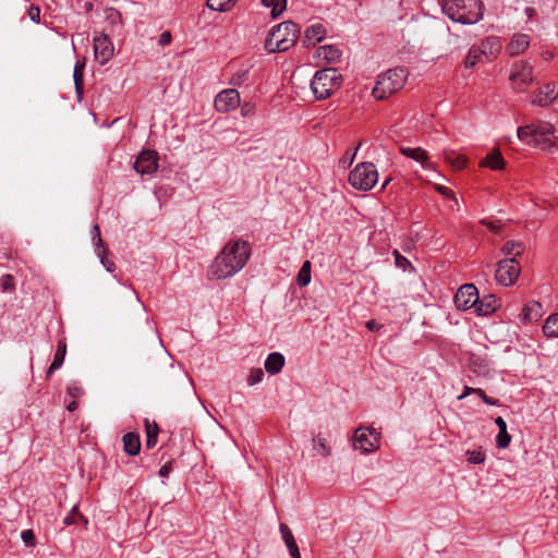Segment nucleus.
<instances>
[{"label":"nucleus","mask_w":558,"mask_h":558,"mask_svg":"<svg viewBox=\"0 0 558 558\" xmlns=\"http://www.w3.org/2000/svg\"><path fill=\"white\" fill-rule=\"evenodd\" d=\"M318 56L328 62H338L341 59V51L336 46L326 45L319 48Z\"/></svg>","instance_id":"29"},{"label":"nucleus","mask_w":558,"mask_h":558,"mask_svg":"<svg viewBox=\"0 0 558 558\" xmlns=\"http://www.w3.org/2000/svg\"><path fill=\"white\" fill-rule=\"evenodd\" d=\"M483 225H485L492 232H495L497 233L500 229V226L497 225L496 222H493V221H486V220H482L481 221Z\"/></svg>","instance_id":"57"},{"label":"nucleus","mask_w":558,"mask_h":558,"mask_svg":"<svg viewBox=\"0 0 558 558\" xmlns=\"http://www.w3.org/2000/svg\"><path fill=\"white\" fill-rule=\"evenodd\" d=\"M28 16L29 19L35 22L39 23L40 20V9L36 5H31L28 9Z\"/></svg>","instance_id":"48"},{"label":"nucleus","mask_w":558,"mask_h":558,"mask_svg":"<svg viewBox=\"0 0 558 558\" xmlns=\"http://www.w3.org/2000/svg\"><path fill=\"white\" fill-rule=\"evenodd\" d=\"M481 167H487L492 170H502L506 166V161L499 149H494L480 162Z\"/></svg>","instance_id":"20"},{"label":"nucleus","mask_w":558,"mask_h":558,"mask_svg":"<svg viewBox=\"0 0 558 558\" xmlns=\"http://www.w3.org/2000/svg\"><path fill=\"white\" fill-rule=\"evenodd\" d=\"M284 544L289 550L290 556L293 555L294 553H300L299 546L294 538L290 539V541H286Z\"/></svg>","instance_id":"53"},{"label":"nucleus","mask_w":558,"mask_h":558,"mask_svg":"<svg viewBox=\"0 0 558 558\" xmlns=\"http://www.w3.org/2000/svg\"><path fill=\"white\" fill-rule=\"evenodd\" d=\"M240 94L234 88L223 89L215 97V108L218 112H230L240 106Z\"/></svg>","instance_id":"12"},{"label":"nucleus","mask_w":558,"mask_h":558,"mask_svg":"<svg viewBox=\"0 0 558 558\" xmlns=\"http://www.w3.org/2000/svg\"><path fill=\"white\" fill-rule=\"evenodd\" d=\"M442 11L453 22L472 25L482 20L484 7L481 0H444Z\"/></svg>","instance_id":"2"},{"label":"nucleus","mask_w":558,"mask_h":558,"mask_svg":"<svg viewBox=\"0 0 558 558\" xmlns=\"http://www.w3.org/2000/svg\"><path fill=\"white\" fill-rule=\"evenodd\" d=\"M264 372L262 368H253L247 377V384L254 386L263 380Z\"/></svg>","instance_id":"41"},{"label":"nucleus","mask_w":558,"mask_h":558,"mask_svg":"<svg viewBox=\"0 0 558 558\" xmlns=\"http://www.w3.org/2000/svg\"><path fill=\"white\" fill-rule=\"evenodd\" d=\"M495 424L497 425L499 430H504L507 428V423L501 416L495 418Z\"/></svg>","instance_id":"61"},{"label":"nucleus","mask_w":558,"mask_h":558,"mask_svg":"<svg viewBox=\"0 0 558 558\" xmlns=\"http://www.w3.org/2000/svg\"><path fill=\"white\" fill-rule=\"evenodd\" d=\"M482 62H486L484 59V54L480 51L477 46H472L469 49L468 54L465 57L464 66L466 69H472L476 64L482 63Z\"/></svg>","instance_id":"28"},{"label":"nucleus","mask_w":558,"mask_h":558,"mask_svg":"<svg viewBox=\"0 0 558 558\" xmlns=\"http://www.w3.org/2000/svg\"><path fill=\"white\" fill-rule=\"evenodd\" d=\"M471 371L477 375L486 376L490 371V363L486 357L472 355L469 364Z\"/></svg>","instance_id":"25"},{"label":"nucleus","mask_w":558,"mask_h":558,"mask_svg":"<svg viewBox=\"0 0 558 558\" xmlns=\"http://www.w3.org/2000/svg\"><path fill=\"white\" fill-rule=\"evenodd\" d=\"M280 532H281L283 542L290 541V539L294 538L292 532L290 531V529L286 524H280Z\"/></svg>","instance_id":"50"},{"label":"nucleus","mask_w":558,"mask_h":558,"mask_svg":"<svg viewBox=\"0 0 558 558\" xmlns=\"http://www.w3.org/2000/svg\"><path fill=\"white\" fill-rule=\"evenodd\" d=\"M106 255L107 254L98 255L100 263L107 271L113 272L116 269V264L112 260L108 259Z\"/></svg>","instance_id":"46"},{"label":"nucleus","mask_w":558,"mask_h":558,"mask_svg":"<svg viewBox=\"0 0 558 558\" xmlns=\"http://www.w3.org/2000/svg\"><path fill=\"white\" fill-rule=\"evenodd\" d=\"M524 251V246L521 242L518 241H508L504 247L502 252L506 256L517 257L520 256Z\"/></svg>","instance_id":"33"},{"label":"nucleus","mask_w":558,"mask_h":558,"mask_svg":"<svg viewBox=\"0 0 558 558\" xmlns=\"http://www.w3.org/2000/svg\"><path fill=\"white\" fill-rule=\"evenodd\" d=\"M314 450L324 457H328L331 453L330 447L327 445V440L320 434L313 438Z\"/></svg>","instance_id":"34"},{"label":"nucleus","mask_w":558,"mask_h":558,"mask_svg":"<svg viewBox=\"0 0 558 558\" xmlns=\"http://www.w3.org/2000/svg\"><path fill=\"white\" fill-rule=\"evenodd\" d=\"M408 78V71L404 68H393L378 76L372 95L383 100L400 90Z\"/></svg>","instance_id":"5"},{"label":"nucleus","mask_w":558,"mask_h":558,"mask_svg":"<svg viewBox=\"0 0 558 558\" xmlns=\"http://www.w3.org/2000/svg\"><path fill=\"white\" fill-rule=\"evenodd\" d=\"M134 169L140 174H153L158 169V154L155 150H143L134 162Z\"/></svg>","instance_id":"14"},{"label":"nucleus","mask_w":558,"mask_h":558,"mask_svg":"<svg viewBox=\"0 0 558 558\" xmlns=\"http://www.w3.org/2000/svg\"><path fill=\"white\" fill-rule=\"evenodd\" d=\"M94 54L100 65L108 63L114 54V46L106 34H98L93 39Z\"/></svg>","instance_id":"11"},{"label":"nucleus","mask_w":558,"mask_h":558,"mask_svg":"<svg viewBox=\"0 0 558 558\" xmlns=\"http://www.w3.org/2000/svg\"><path fill=\"white\" fill-rule=\"evenodd\" d=\"M251 78V66L242 65L234 71L229 80V84L233 86H242Z\"/></svg>","instance_id":"26"},{"label":"nucleus","mask_w":558,"mask_h":558,"mask_svg":"<svg viewBox=\"0 0 558 558\" xmlns=\"http://www.w3.org/2000/svg\"><path fill=\"white\" fill-rule=\"evenodd\" d=\"M511 442V435L507 432V428L499 430L496 436V445L499 449H506Z\"/></svg>","instance_id":"40"},{"label":"nucleus","mask_w":558,"mask_h":558,"mask_svg":"<svg viewBox=\"0 0 558 558\" xmlns=\"http://www.w3.org/2000/svg\"><path fill=\"white\" fill-rule=\"evenodd\" d=\"M435 189L441 195H444V196H446L448 198H453L457 202V198L454 197L453 192L450 189H448L447 186H444V185H440V184H436Z\"/></svg>","instance_id":"49"},{"label":"nucleus","mask_w":558,"mask_h":558,"mask_svg":"<svg viewBox=\"0 0 558 558\" xmlns=\"http://www.w3.org/2000/svg\"><path fill=\"white\" fill-rule=\"evenodd\" d=\"M500 306L499 300L494 294H487L480 299L475 304L474 311L480 316H487L494 313Z\"/></svg>","instance_id":"18"},{"label":"nucleus","mask_w":558,"mask_h":558,"mask_svg":"<svg viewBox=\"0 0 558 558\" xmlns=\"http://www.w3.org/2000/svg\"><path fill=\"white\" fill-rule=\"evenodd\" d=\"M255 112V107L248 102H245L242 107H241V113L243 117H250V116H253Z\"/></svg>","instance_id":"52"},{"label":"nucleus","mask_w":558,"mask_h":558,"mask_svg":"<svg viewBox=\"0 0 558 558\" xmlns=\"http://www.w3.org/2000/svg\"><path fill=\"white\" fill-rule=\"evenodd\" d=\"M263 5L271 8L272 17L279 16L287 7V0H260Z\"/></svg>","instance_id":"37"},{"label":"nucleus","mask_w":558,"mask_h":558,"mask_svg":"<svg viewBox=\"0 0 558 558\" xmlns=\"http://www.w3.org/2000/svg\"><path fill=\"white\" fill-rule=\"evenodd\" d=\"M474 393L477 395L483 401L485 400V398H487L488 396L485 393V391L481 388H475L474 389Z\"/></svg>","instance_id":"63"},{"label":"nucleus","mask_w":558,"mask_h":558,"mask_svg":"<svg viewBox=\"0 0 558 558\" xmlns=\"http://www.w3.org/2000/svg\"><path fill=\"white\" fill-rule=\"evenodd\" d=\"M360 146H361V143L357 145V147L354 149L353 153H351V154H350V151L345 153V158L348 159V166H350L353 162V160L356 156V151L360 148Z\"/></svg>","instance_id":"60"},{"label":"nucleus","mask_w":558,"mask_h":558,"mask_svg":"<svg viewBox=\"0 0 558 558\" xmlns=\"http://www.w3.org/2000/svg\"><path fill=\"white\" fill-rule=\"evenodd\" d=\"M484 402L488 405H498L499 404V401L497 399H493V398H485Z\"/></svg>","instance_id":"64"},{"label":"nucleus","mask_w":558,"mask_h":558,"mask_svg":"<svg viewBox=\"0 0 558 558\" xmlns=\"http://www.w3.org/2000/svg\"><path fill=\"white\" fill-rule=\"evenodd\" d=\"M521 267L517 258L508 257L500 260L496 268V280L504 287L512 286L518 279Z\"/></svg>","instance_id":"10"},{"label":"nucleus","mask_w":558,"mask_h":558,"mask_svg":"<svg viewBox=\"0 0 558 558\" xmlns=\"http://www.w3.org/2000/svg\"><path fill=\"white\" fill-rule=\"evenodd\" d=\"M236 2L238 0H207L206 5L211 11L228 12L236 4Z\"/></svg>","instance_id":"31"},{"label":"nucleus","mask_w":558,"mask_h":558,"mask_svg":"<svg viewBox=\"0 0 558 558\" xmlns=\"http://www.w3.org/2000/svg\"><path fill=\"white\" fill-rule=\"evenodd\" d=\"M378 181V171L373 162L364 161L356 165L349 174V183L359 191L372 190Z\"/></svg>","instance_id":"7"},{"label":"nucleus","mask_w":558,"mask_h":558,"mask_svg":"<svg viewBox=\"0 0 558 558\" xmlns=\"http://www.w3.org/2000/svg\"><path fill=\"white\" fill-rule=\"evenodd\" d=\"M366 327H367L369 330H372V331H374V330H377V329H378V325H377V323H376L375 320H368V322L366 323Z\"/></svg>","instance_id":"62"},{"label":"nucleus","mask_w":558,"mask_h":558,"mask_svg":"<svg viewBox=\"0 0 558 558\" xmlns=\"http://www.w3.org/2000/svg\"><path fill=\"white\" fill-rule=\"evenodd\" d=\"M284 544L289 550L290 556L293 555L294 553H300L299 546L294 538L290 539V541H286Z\"/></svg>","instance_id":"54"},{"label":"nucleus","mask_w":558,"mask_h":558,"mask_svg":"<svg viewBox=\"0 0 558 558\" xmlns=\"http://www.w3.org/2000/svg\"><path fill=\"white\" fill-rule=\"evenodd\" d=\"M65 353H66L65 340H59L58 344H57V350H56V353H54L53 361H52L51 365L48 368V373H47L48 377L54 371L59 369L63 365Z\"/></svg>","instance_id":"23"},{"label":"nucleus","mask_w":558,"mask_h":558,"mask_svg":"<svg viewBox=\"0 0 558 558\" xmlns=\"http://www.w3.org/2000/svg\"><path fill=\"white\" fill-rule=\"evenodd\" d=\"M122 441H123V447H124V451L129 454V456H137L140 453V450H141V440H140V436L135 433H126L123 438H122Z\"/></svg>","instance_id":"21"},{"label":"nucleus","mask_w":558,"mask_h":558,"mask_svg":"<svg viewBox=\"0 0 558 558\" xmlns=\"http://www.w3.org/2000/svg\"><path fill=\"white\" fill-rule=\"evenodd\" d=\"M21 538L23 543L28 547H34L36 544L35 534L31 529L22 531Z\"/></svg>","instance_id":"43"},{"label":"nucleus","mask_w":558,"mask_h":558,"mask_svg":"<svg viewBox=\"0 0 558 558\" xmlns=\"http://www.w3.org/2000/svg\"><path fill=\"white\" fill-rule=\"evenodd\" d=\"M172 471V461L166 462L159 470V475L161 477H167L169 473Z\"/></svg>","instance_id":"56"},{"label":"nucleus","mask_w":558,"mask_h":558,"mask_svg":"<svg viewBox=\"0 0 558 558\" xmlns=\"http://www.w3.org/2000/svg\"><path fill=\"white\" fill-rule=\"evenodd\" d=\"M298 24L288 21L275 26L265 40V49L269 53L284 52L293 47L299 38Z\"/></svg>","instance_id":"4"},{"label":"nucleus","mask_w":558,"mask_h":558,"mask_svg":"<svg viewBox=\"0 0 558 558\" xmlns=\"http://www.w3.org/2000/svg\"><path fill=\"white\" fill-rule=\"evenodd\" d=\"M251 254L252 247L248 241H229L209 265L208 279L222 280L233 277L245 267Z\"/></svg>","instance_id":"1"},{"label":"nucleus","mask_w":558,"mask_h":558,"mask_svg":"<svg viewBox=\"0 0 558 558\" xmlns=\"http://www.w3.org/2000/svg\"><path fill=\"white\" fill-rule=\"evenodd\" d=\"M530 46V36L522 33L514 34L506 47L509 56H519L523 53Z\"/></svg>","instance_id":"17"},{"label":"nucleus","mask_w":558,"mask_h":558,"mask_svg":"<svg viewBox=\"0 0 558 558\" xmlns=\"http://www.w3.org/2000/svg\"><path fill=\"white\" fill-rule=\"evenodd\" d=\"M400 151L403 156L420 162L424 169H432L433 163L430 162L427 153L421 147H400Z\"/></svg>","instance_id":"19"},{"label":"nucleus","mask_w":558,"mask_h":558,"mask_svg":"<svg viewBox=\"0 0 558 558\" xmlns=\"http://www.w3.org/2000/svg\"><path fill=\"white\" fill-rule=\"evenodd\" d=\"M543 332L550 338H558V313L550 315L543 326Z\"/></svg>","instance_id":"32"},{"label":"nucleus","mask_w":558,"mask_h":558,"mask_svg":"<svg viewBox=\"0 0 558 558\" xmlns=\"http://www.w3.org/2000/svg\"><path fill=\"white\" fill-rule=\"evenodd\" d=\"M557 98L558 87L554 83H548L543 88L534 92L532 104L539 107H547Z\"/></svg>","instance_id":"15"},{"label":"nucleus","mask_w":558,"mask_h":558,"mask_svg":"<svg viewBox=\"0 0 558 558\" xmlns=\"http://www.w3.org/2000/svg\"><path fill=\"white\" fill-rule=\"evenodd\" d=\"M555 126L547 121H538L517 130L518 138L524 144L541 148L549 149L555 145Z\"/></svg>","instance_id":"3"},{"label":"nucleus","mask_w":558,"mask_h":558,"mask_svg":"<svg viewBox=\"0 0 558 558\" xmlns=\"http://www.w3.org/2000/svg\"><path fill=\"white\" fill-rule=\"evenodd\" d=\"M66 392L72 398H78V397L83 396L84 390L77 383H72V384L68 385Z\"/></svg>","instance_id":"45"},{"label":"nucleus","mask_w":558,"mask_h":558,"mask_svg":"<svg viewBox=\"0 0 558 558\" xmlns=\"http://www.w3.org/2000/svg\"><path fill=\"white\" fill-rule=\"evenodd\" d=\"M171 39H172V36H171L170 32L166 31V32L160 34L159 39H158V44L160 46H167V45H169L171 43Z\"/></svg>","instance_id":"51"},{"label":"nucleus","mask_w":558,"mask_h":558,"mask_svg":"<svg viewBox=\"0 0 558 558\" xmlns=\"http://www.w3.org/2000/svg\"><path fill=\"white\" fill-rule=\"evenodd\" d=\"M474 389H475V388H473V387L464 386V390H463L462 395H460V396L458 397V400H463V399H464V398H466L468 396H470V395L474 393V391H475Z\"/></svg>","instance_id":"59"},{"label":"nucleus","mask_w":558,"mask_h":558,"mask_svg":"<svg viewBox=\"0 0 558 558\" xmlns=\"http://www.w3.org/2000/svg\"><path fill=\"white\" fill-rule=\"evenodd\" d=\"M341 81V74L336 69H323L315 73L311 81V89L317 100H323L340 87Z\"/></svg>","instance_id":"6"},{"label":"nucleus","mask_w":558,"mask_h":558,"mask_svg":"<svg viewBox=\"0 0 558 558\" xmlns=\"http://www.w3.org/2000/svg\"><path fill=\"white\" fill-rule=\"evenodd\" d=\"M284 365V356L281 353H270L265 361V369L270 375L278 374Z\"/></svg>","instance_id":"22"},{"label":"nucleus","mask_w":558,"mask_h":558,"mask_svg":"<svg viewBox=\"0 0 558 558\" xmlns=\"http://www.w3.org/2000/svg\"><path fill=\"white\" fill-rule=\"evenodd\" d=\"M84 69H85V58L83 60H78L74 66L73 78L75 90L78 99L81 100L83 97V88H84Z\"/></svg>","instance_id":"24"},{"label":"nucleus","mask_w":558,"mask_h":558,"mask_svg":"<svg viewBox=\"0 0 558 558\" xmlns=\"http://www.w3.org/2000/svg\"><path fill=\"white\" fill-rule=\"evenodd\" d=\"M284 544L289 550L290 556L293 555L294 553H300L299 546L294 538L290 539V541H286Z\"/></svg>","instance_id":"55"},{"label":"nucleus","mask_w":558,"mask_h":558,"mask_svg":"<svg viewBox=\"0 0 558 558\" xmlns=\"http://www.w3.org/2000/svg\"><path fill=\"white\" fill-rule=\"evenodd\" d=\"M157 438H158V436H156V435L147 436L146 447L149 448V449L154 448L156 446V444H157Z\"/></svg>","instance_id":"58"},{"label":"nucleus","mask_w":558,"mask_h":558,"mask_svg":"<svg viewBox=\"0 0 558 558\" xmlns=\"http://www.w3.org/2000/svg\"><path fill=\"white\" fill-rule=\"evenodd\" d=\"M444 158L456 170H461L466 165V158L452 150L445 151Z\"/></svg>","instance_id":"30"},{"label":"nucleus","mask_w":558,"mask_h":558,"mask_svg":"<svg viewBox=\"0 0 558 558\" xmlns=\"http://www.w3.org/2000/svg\"><path fill=\"white\" fill-rule=\"evenodd\" d=\"M311 262L305 260L296 277V282L300 287H306L311 282Z\"/></svg>","instance_id":"35"},{"label":"nucleus","mask_w":558,"mask_h":558,"mask_svg":"<svg viewBox=\"0 0 558 558\" xmlns=\"http://www.w3.org/2000/svg\"><path fill=\"white\" fill-rule=\"evenodd\" d=\"M105 17H106L107 21H109L113 25L121 22V14L114 8L106 9Z\"/></svg>","instance_id":"42"},{"label":"nucleus","mask_w":558,"mask_h":558,"mask_svg":"<svg viewBox=\"0 0 558 558\" xmlns=\"http://www.w3.org/2000/svg\"><path fill=\"white\" fill-rule=\"evenodd\" d=\"M145 429H146V436H149V435L158 436L159 428L155 422H149V420L146 418L145 420Z\"/></svg>","instance_id":"47"},{"label":"nucleus","mask_w":558,"mask_h":558,"mask_svg":"<svg viewBox=\"0 0 558 558\" xmlns=\"http://www.w3.org/2000/svg\"><path fill=\"white\" fill-rule=\"evenodd\" d=\"M94 229L96 230V234L93 235V243H94V246H95V254L98 256V255H102V254H107V250L105 247V244H104V241H102V238H101V234H100V229L98 227V225H94Z\"/></svg>","instance_id":"39"},{"label":"nucleus","mask_w":558,"mask_h":558,"mask_svg":"<svg viewBox=\"0 0 558 558\" xmlns=\"http://www.w3.org/2000/svg\"><path fill=\"white\" fill-rule=\"evenodd\" d=\"M478 291L472 283H465L460 287L454 295V305L457 308L466 311L474 308L477 302Z\"/></svg>","instance_id":"13"},{"label":"nucleus","mask_w":558,"mask_h":558,"mask_svg":"<svg viewBox=\"0 0 558 558\" xmlns=\"http://www.w3.org/2000/svg\"><path fill=\"white\" fill-rule=\"evenodd\" d=\"M468 462L471 464H481L485 462L486 454L482 448L466 451Z\"/></svg>","instance_id":"38"},{"label":"nucleus","mask_w":558,"mask_h":558,"mask_svg":"<svg viewBox=\"0 0 558 558\" xmlns=\"http://www.w3.org/2000/svg\"><path fill=\"white\" fill-rule=\"evenodd\" d=\"M82 521L84 525L88 524V520L78 511V507L75 505L72 507L71 512L64 518L63 523L65 525L77 524Z\"/></svg>","instance_id":"36"},{"label":"nucleus","mask_w":558,"mask_h":558,"mask_svg":"<svg viewBox=\"0 0 558 558\" xmlns=\"http://www.w3.org/2000/svg\"><path fill=\"white\" fill-rule=\"evenodd\" d=\"M501 40L497 36H488L477 45V48L484 54L486 62H492L497 59L501 51Z\"/></svg>","instance_id":"16"},{"label":"nucleus","mask_w":558,"mask_h":558,"mask_svg":"<svg viewBox=\"0 0 558 558\" xmlns=\"http://www.w3.org/2000/svg\"><path fill=\"white\" fill-rule=\"evenodd\" d=\"M326 36V28L323 24H313L305 31V38L311 44L315 45L324 39Z\"/></svg>","instance_id":"27"},{"label":"nucleus","mask_w":558,"mask_h":558,"mask_svg":"<svg viewBox=\"0 0 558 558\" xmlns=\"http://www.w3.org/2000/svg\"><path fill=\"white\" fill-rule=\"evenodd\" d=\"M380 434L375 429L360 427L353 437V447L362 453H371L379 448Z\"/></svg>","instance_id":"8"},{"label":"nucleus","mask_w":558,"mask_h":558,"mask_svg":"<svg viewBox=\"0 0 558 558\" xmlns=\"http://www.w3.org/2000/svg\"><path fill=\"white\" fill-rule=\"evenodd\" d=\"M0 287L2 291H10L14 288V278L12 275H3L0 278Z\"/></svg>","instance_id":"44"},{"label":"nucleus","mask_w":558,"mask_h":558,"mask_svg":"<svg viewBox=\"0 0 558 558\" xmlns=\"http://www.w3.org/2000/svg\"><path fill=\"white\" fill-rule=\"evenodd\" d=\"M509 80L517 92H524L533 82L532 64L527 61L514 63Z\"/></svg>","instance_id":"9"}]
</instances>
